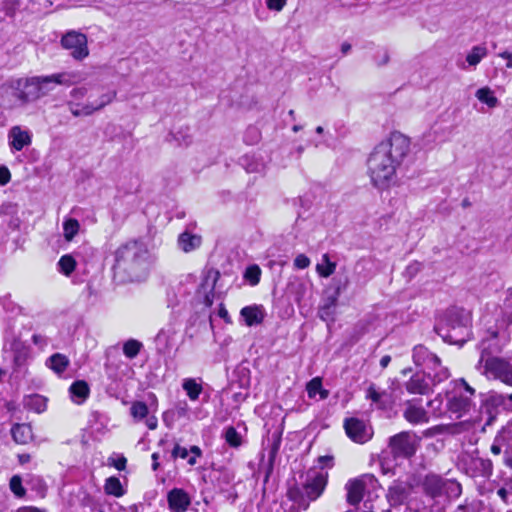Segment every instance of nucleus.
<instances>
[{"label":"nucleus","instance_id":"obj_1","mask_svg":"<svg viewBox=\"0 0 512 512\" xmlns=\"http://www.w3.org/2000/svg\"><path fill=\"white\" fill-rule=\"evenodd\" d=\"M410 150L409 138L393 132L388 139L380 142L367 159V174L374 187L387 189L397 180V169Z\"/></svg>","mask_w":512,"mask_h":512},{"label":"nucleus","instance_id":"obj_2","mask_svg":"<svg viewBox=\"0 0 512 512\" xmlns=\"http://www.w3.org/2000/svg\"><path fill=\"white\" fill-rule=\"evenodd\" d=\"M113 271L123 281H141L149 272V253L138 241H129L114 253Z\"/></svg>","mask_w":512,"mask_h":512},{"label":"nucleus","instance_id":"obj_3","mask_svg":"<svg viewBox=\"0 0 512 512\" xmlns=\"http://www.w3.org/2000/svg\"><path fill=\"white\" fill-rule=\"evenodd\" d=\"M470 326V312L463 308L451 307L439 319L435 331L445 342L463 345L470 336Z\"/></svg>","mask_w":512,"mask_h":512},{"label":"nucleus","instance_id":"obj_4","mask_svg":"<svg viewBox=\"0 0 512 512\" xmlns=\"http://www.w3.org/2000/svg\"><path fill=\"white\" fill-rule=\"evenodd\" d=\"M301 478L303 480L300 484L295 483L288 488L287 497L300 509L306 510L311 502L323 494L327 485L328 473L309 469Z\"/></svg>","mask_w":512,"mask_h":512},{"label":"nucleus","instance_id":"obj_5","mask_svg":"<svg viewBox=\"0 0 512 512\" xmlns=\"http://www.w3.org/2000/svg\"><path fill=\"white\" fill-rule=\"evenodd\" d=\"M87 86L75 87L69 92L70 99L67 101V107L69 112L76 118L88 117L94 113L101 111L104 107L112 103L116 97V91H108L102 93L96 99H92L89 96L87 102L82 100L88 94Z\"/></svg>","mask_w":512,"mask_h":512},{"label":"nucleus","instance_id":"obj_6","mask_svg":"<svg viewBox=\"0 0 512 512\" xmlns=\"http://www.w3.org/2000/svg\"><path fill=\"white\" fill-rule=\"evenodd\" d=\"M474 393L475 390L464 379L455 382L454 390L447 399V410L451 417L459 419L474 409Z\"/></svg>","mask_w":512,"mask_h":512},{"label":"nucleus","instance_id":"obj_7","mask_svg":"<svg viewBox=\"0 0 512 512\" xmlns=\"http://www.w3.org/2000/svg\"><path fill=\"white\" fill-rule=\"evenodd\" d=\"M419 439L414 433L403 431L389 439V451L394 459H409L417 451Z\"/></svg>","mask_w":512,"mask_h":512},{"label":"nucleus","instance_id":"obj_8","mask_svg":"<svg viewBox=\"0 0 512 512\" xmlns=\"http://www.w3.org/2000/svg\"><path fill=\"white\" fill-rule=\"evenodd\" d=\"M40 98L49 95L56 86L70 87L79 83L82 78L79 73L74 71H63L50 75L37 76Z\"/></svg>","mask_w":512,"mask_h":512},{"label":"nucleus","instance_id":"obj_9","mask_svg":"<svg viewBox=\"0 0 512 512\" xmlns=\"http://www.w3.org/2000/svg\"><path fill=\"white\" fill-rule=\"evenodd\" d=\"M425 492L432 498L442 495L459 496L461 494V485L453 480L443 479L437 475H429L423 483Z\"/></svg>","mask_w":512,"mask_h":512},{"label":"nucleus","instance_id":"obj_10","mask_svg":"<svg viewBox=\"0 0 512 512\" xmlns=\"http://www.w3.org/2000/svg\"><path fill=\"white\" fill-rule=\"evenodd\" d=\"M11 87L14 90V96L22 104H27L40 99L37 76L15 79L12 81Z\"/></svg>","mask_w":512,"mask_h":512},{"label":"nucleus","instance_id":"obj_11","mask_svg":"<svg viewBox=\"0 0 512 512\" xmlns=\"http://www.w3.org/2000/svg\"><path fill=\"white\" fill-rule=\"evenodd\" d=\"M484 363L485 372L495 379L512 386V364L498 357H488L485 359L484 353L481 354L479 364Z\"/></svg>","mask_w":512,"mask_h":512},{"label":"nucleus","instance_id":"obj_12","mask_svg":"<svg viewBox=\"0 0 512 512\" xmlns=\"http://www.w3.org/2000/svg\"><path fill=\"white\" fill-rule=\"evenodd\" d=\"M63 48L71 51V56L76 60H83L89 55L87 37L77 31H69L61 38Z\"/></svg>","mask_w":512,"mask_h":512},{"label":"nucleus","instance_id":"obj_13","mask_svg":"<svg viewBox=\"0 0 512 512\" xmlns=\"http://www.w3.org/2000/svg\"><path fill=\"white\" fill-rule=\"evenodd\" d=\"M375 482L376 479L371 474H363L358 478L350 479L345 485V489L347 491V502L350 505L359 504L363 499L366 488Z\"/></svg>","mask_w":512,"mask_h":512},{"label":"nucleus","instance_id":"obj_14","mask_svg":"<svg viewBox=\"0 0 512 512\" xmlns=\"http://www.w3.org/2000/svg\"><path fill=\"white\" fill-rule=\"evenodd\" d=\"M344 428L347 436L356 443H366L372 438L373 431L363 420L348 418L344 421Z\"/></svg>","mask_w":512,"mask_h":512},{"label":"nucleus","instance_id":"obj_15","mask_svg":"<svg viewBox=\"0 0 512 512\" xmlns=\"http://www.w3.org/2000/svg\"><path fill=\"white\" fill-rule=\"evenodd\" d=\"M168 507L171 512H186L191 505V497L181 488H173L167 494Z\"/></svg>","mask_w":512,"mask_h":512},{"label":"nucleus","instance_id":"obj_16","mask_svg":"<svg viewBox=\"0 0 512 512\" xmlns=\"http://www.w3.org/2000/svg\"><path fill=\"white\" fill-rule=\"evenodd\" d=\"M406 390L411 394H427L433 390L430 374L415 373L405 384Z\"/></svg>","mask_w":512,"mask_h":512},{"label":"nucleus","instance_id":"obj_17","mask_svg":"<svg viewBox=\"0 0 512 512\" xmlns=\"http://www.w3.org/2000/svg\"><path fill=\"white\" fill-rule=\"evenodd\" d=\"M413 361L418 366L425 368H436L440 366V359L437 355L431 353L425 346L417 345L413 349Z\"/></svg>","mask_w":512,"mask_h":512},{"label":"nucleus","instance_id":"obj_18","mask_svg":"<svg viewBox=\"0 0 512 512\" xmlns=\"http://www.w3.org/2000/svg\"><path fill=\"white\" fill-rule=\"evenodd\" d=\"M9 144L15 151H21L25 146L31 144L29 131L22 130L20 126H13L8 134Z\"/></svg>","mask_w":512,"mask_h":512},{"label":"nucleus","instance_id":"obj_19","mask_svg":"<svg viewBox=\"0 0 512 512\" xmlns=\"http://www.w3.org/2000/svg\"><path fill=\"white\" fill-rule=\"evenodd\" d=\"M403 416L409 423L414 425L429 421L426 410L421 406H417L413 401H407Z\"/></svg>","mask_w":512,"mask_h":512},{"label":"nucleus","instance_id":"obj_20","mask_svg":"<svg viewBox=\"0 0 512 512\" xmlns=\"http://www.w3.org/2000/svg\"><path fill=\"white\" fill-rule=\"evenodd\" d=\"M366 397L372 401L377 408L385 410L391 407V395L386 391H380L374 384H371L367 389Z\"/></svg>","mask_w":512,"mask_h":512},{"label":"nucleus","instance_id":"obj_21","mask_svg":"<svg viewBox=\"0 0 512 512\" xmlns=\"http://www.w3.org/2000/svg\"><path fill=\"white\" fill-rule=\"evenodd\" d=\"M240 314L248 326H254L262 323L265 317L263 307L257 305L242 308Z\"/></svg>","mask_w":512,"mask_h":512},{"label":"nucleus","instance_id":"obj_22","mask_svg":"<svg viewBox=\"0 0 512 512\" xmlns=\"http://www.w3.org/2000/svg\"><path fill=\"white\" fill-rule=\"evenodd\" d=\"M69 393L74 403L82 404L88 398L90 389L87 382L78 380L72 383Z\"/></svg>","mask_w":512,"mask_h":512},{"label":"nucleus","instance_id":"obj_23","mask_svg":"<svg viewBox=\"0 0 512 512\" xmlns=\"http://www.w3.org/2000/svg\"><path fill=\"white\" fill-rule=\"evenodd\" d=\"M11 435L17 444L25 445L33 439L32 428L28 424H15L11 428Z\"/></svg>","mask_w":512,"mask_h":512},{"label":"nucleus","instance_id":"obj_24","mask_svg":"<svg viewBox=\"0 0 512 512\" xmlns=\"http://www.w3.org/2000/svg\"><path fill=\"white\" fill-rule=\"evenodd\" d=\"M202 239L198 235L191 234L189 232H183L178 237V246L185 252H191L200 247Z\"/></svg>","mask_w":512,"mask_h":512},{"label":"nucleus","instance_id":"obj_25","mask_svg":"<svg viewBox=\"0 0 512 512\" xmlns=\"http://www.w3.org/2000/svg\"><path fill=\"white\" fill-rule=\"evenodd\" d=\"M337 299V297L331 296L319 308L318 316L321 320L327 323H333L335 321Z\"/></svg>","mask_w":512,"mask_h":512},{"label":"nucleus","instance_id":"obj_26","mask_svg":"<svg viewBox=\"0 0 512 512\" xmlns=\"http://www.w3.org/2000/svg\"><path fill=\"white\" fill-rule=\"evenodd\" d=\"M306 391L310 399H314L319 395L321 400H325L329 396V391L322 387V379L320 377L311 379L306 385Z\"/></svg>","mask_w":512,"mask_h":512},{"label":"nucleus","instance_id":"obj_27","mask_svg":"<svg viewBox=\"0 0 512 512\" xmlns=\"http://www.w3.org/2000/svg\"><path fill=\"white\" fill-rule=\"evenodd\" d=\"M475 97L481 103L486 104L491 109L496 108L499 105L498 98L494 95V92L488 86L479 88L475 92Z\"/></svg>","mask_w":512,"mask_h":512},{"label":"nucleus","instance_id":"obj_28","mask_svg":"<svg viewBox=\"0 0 512 512\" xmlns=\"http://www.w3.org/2000/svg\"><path fill=\"white\" fill-rule=\"evenodd\" d=\"M488 54L484 45H476L466 55V62L469 66L476 67Z\"/></svg>","mask_w":512,"mask_h":512},{"label":"nucleus","instance_id":"obj_29","mask_svg":"<svg viewBox=\"0 0 512 512\" xmlns=\"http://www.w3.org/2000/svg\"><path fill=\"white\" fill-rule=\"evenodd\" d=\"M182 388L186 392L188 398L191 401L198 400L200 394L202 393V385L197 382L194 378H186L183 380Z\"/></svg>","mask_w":512,"mask_h":512},{"label":"nucleus","instance_id":"obj_30","mask_svg":"<svg viewBox=\"0 0 512 512\" xmlns=\"http://www.w3.org/2000/svg\"><path fill=\"white\" fill-rule=\"evenodd\" d=\"M335 269L336 263L330 260L328 254H323L321 262L316 265L317 273L324 278L330 277L335 272Z\"/></svg>","mask_w":512,"mask_h":512},{"label":"nucleus","instance_id":"obj_31","mask_svg":"<svg viewBox=\"0 0 512 512\" xmlns=\"http://www.w3.org/2000/svg\"><path fill=\"white\" fill-rule=\"evenodd\" d=\"M80 230V223L75 218H68L63 222V236L67 242H71Z\"/></svg>","mask_w":512,"mask_h":512},{"label":"nucleus","instance_id":"obj_32","mask_svg":"<svg viewBox=\"0 0 512 512\" xmlns=\"http://www.w3.org/2000/svg\"><path fill=\"white\" fill-rule=\"evenodd\" d=\"M48 365L54 372L60 374L68 367L69 360L65 355L56 353L48 359Z\"/></svg>","mask_w":512,"mask_h":512},{"label":"nucleus","instance_id":"obj_33","mask_svg":"<svg viewBox=\"0 0 512 512\" xmlns=\"http://www.w3.org/2000/svg\"><path fill=\"white\" fill-rule=\"evenodd\" d=\"M104 490L106 494L112 495L115 497H121L124 495V489L122 484L117 477H109L105 481Z\"/></svg>","mask_w":512,"mask_h":512},{"label":"nucleus","instance_id":"obj_34","mask_svg":"<svg viewBox=\"0 0 512 512\" xmlns=\"http://www.w3.org/2000/svg\"><path fill=\"white\" fill-rule=\"evenodd\" d=\"M387 496L391 503L400 504L405 499V488L401 484L395 483L389 487Z\"/></svg>","mask_w":512,"mask_h":512},{"label":"nucleus","instance_id":"obj_35","mask_svg":"<svg viewBox=\"0 0 512 512\" xmlns=\"http://www.w3.org/2000/svg\"><path fill=\"white\" fill-rule=\"evenodd\" d=\"M431 370L430 379H432L433 386L447 380L450 377V372L447 367L442 366L440 363V366H437L436 368H429Z\"/></svg>","mask_w":512,"mask_h":512},{"label":"nucleus","instance_id":"obj_36","mask_svg":"<svg viewBox=\"0 0 512 512\" xmlns=\"http://www.w3.org/2000/svg\"><path fill=\"white\" fill-rule=\"evenodd\" d=\"M142 347H143V345L140 341L135 340V339H130L124 343L123 353L127 358L133 359L139 354Z\"/></svg>","mask_w":512,"mask_h":512},{"label":"nucleus","instance_id":"obj_37","mask_svg":"<svg viewBox=\"0 0 512 512\" xmlns=\"http://www.w3.org/2000/svg\"><path fill=\"white\" fill-rule=\"evenodd\" d=\"M241 165L249 173H259L264 169V164L255 160L251 156H244L241 158Z\"/></svg>","mask_w":512,"mask_h":512},{"label":"nucleus","instance_id":"obj_38","mask_svg":"<svg viewBox=\"0 0 512 512\" xmlns=\"http://www.w3.org/2000/svg\"><path fill=\"white\" fill-rule=\"evenodd\" d=\"M490 401L497 405L502 406L505 410L512 411V393L511 394H492Z\"/></svg>","mask_w":512,"mask_h":512},{"label":"nucleus","instance_id":"obj_39","mask_svg":"<svg viewBox=\"0 0 512 512\" xmlns=\"http://www.w3.org/2000/svg\"><path fill=\"white\" fill-rule=\"evenodd\" d=\"M58 266L64 275L69 276L75 270L76 261L71 255H63L58 261Z\"/></svg>","mask_w":512,"mask_h":512},{"label":"nucleus","instance_id":"obj_40","mask_svg":"<svg viewBox=\"0 0 512 512\" xmlns=\"http://www.w3.org/2000/svg\"><path fill=\"white\" fill-rule=\"evenodd\" d=\"M130 412L136 421H141L148 416V407L144 402L136 401L132 403Z\"/></svg>","mask_w":512,"mask_h":512},{"label":"nucleus","instance_id":"obj_41","mask_svg":"<svg viewBox=\"0 0 512 512\" xmlns=\"http://www.w3.org/2000/svg\"><path fill=\"white\" fill-rule=\"evenodd\" d=\"M497 495L505 504L512 502V500H510L512 497V476L505 479L504 485L498 489Z\"/></svg>","mask_w":512,"mask_h":512},{"label":"nucleus","instance_id":"obj_42","mask_svg":"<svg viewBox=\"0 0 512 512\" xmlns=\"http://www.w3.org/2000/svg\"><path fill=\"white\" fill-rule=\"evenodd\" d=\"M225 440L229 444V446L237 448L242 443V437L238 433V431L230 426L225 430Z\"/></svg>","mask_w":512,"mask_h":512},{"label":"nucleus","instance_id":"obj_43","mask_svg":"<svg viewBox=\"0 0 512 512\" xmlns=\"http://www.w3.org/2000/svg\"><path fill=\"white\" fill-rule=\"evenodd\" d=\"M260 276L261 270L257 265L249 266L244 273V278L253 286L259 283Z\"/></svg>","mask_w":512,"mask_h":512},{"label":"nucleus","instance_id":"obj_44","mask_svg":"<svg viewBox=\"0 0 512 512\" xmlns=\"http://www.w3.org/2000/svg\"><path fill=\"white\" fill-rule=\"evenodd\" d=\"M334 281V285H335V295L334 297H337L341 295L342 292H344L349 284H350V279H349V276L347 274H344V275H340L339 277H335L333 279Z\"/></svg>","mask_w":512,"mask_h":512},{"label":"nucleus","instance_id":"obj_45","mask_svg":"<svg viewBox=\"0 0 512 512\" xmlns=\"http://www.w3.org/2000/svg\"><path fill=\"white\" fill-rule=\"evenodd\" d=\"M11 491L17 496V497H23L25 495V489L22 486V479L18 475H14L10 479L9 483Z\"/></svg>","mask_w":512,"mask_h":512},{"label":"nucleus","instance_id":"obj_46","mask_svg":"<svg viewBox=\"0 0 512 512\" xmlns=\"http://www.w3.org/2000/svg\"><path fill=\"white\" fill-rule=\"evenodd\" d=\"M219 277H220L219 271L213 270V269L208 270L206 273V276L204 278L203 286L209 287L210 290L213 291Z\"/></svg>","mask_w":512,"mask_h":512},{"label":"nucleus","instance_id":"obj_47","mask_svg":"<svg viewBox=\"0 0 512 512\" xmlns=\"http://www.w3.org/2000/svg\"><path fill=\"white\" fill-rule=\"evenodd\" d=\"M442 406H443V399L440 395L436 396L434 399H432L428 402V407L431 409V413L437 417L442 415V412H443Z\"/></svg>","mask_w":512,"mask_h":512},{"label":"nucleus","instance_id":"obj_48","mask_svg":"<svg viewBox=\"0 0 512 512\" xmlns=\"http://www.w3.org/2000/svg\"><path fill=\"white\" fill-rule=\"evenodd\" d=\"M310 259L305 254H298L293 262L296 269H305L310 266Z\"/></svg>","mask_w":512,"mask_h":512},{"label":"nucleus","instance_id":"obj_49","mask_svg":"<svg viewBox=\"0 0 512 512\" xmlns=\"http://www.w3.org/2000/svg\"><path fill=\"white\" fill-rule=\"evenodd\" d=\"M189 455V451L188 449H186L185 447H182L180 446L179 444H176L172 450V453H171V456L173 459H176V458H182V459H185L187 458Z\"/></svg>","mask_w":512,"mask_h":512},{"label":"nucleus","instance_id":"obj_50","mask_svg":"<svg viewBox=\"0 0 512 512\" xmlns=\"http://www.w3.org/2000/svg\"><path fill=\"white\" fill-rule=\"evenodd\" d=\"M334 458L331 455L320 456L317 459L318 465L321 468L320 471H323L324 468H331L333 466Z\"/></svg>","mask_w":512,"mask_h":512},{"label":"nucleus","instance_id":"obj_51","mask_svg":"<svg viewBox=\"0 0 512 512\" xmlns=\"http://www.w3.org/2000/svg\"><path fill=\"white\" fill-rule=\"evenodd\" d=\"M286 4V0H266V5L269 10L281 11Z\"/></svg>","mask_w":512,"mask_h":512},{"label":"nucleus","instance_id":"obj_52","mask_svg":"<svg viewBox=\"0 0 512 512\" xmlns=\"http://www.w3.org/2000/svg\"><path fill=\"white\" fill-rule=\"evenodd\" d=\"M11 179V173L5 166H0V185H6Z\"/></svg>","mask_w":512,"mask_h":512},{"label":"nucleus","instance_id":"obj_53","mask_svg":"<svg viewBox=\"0 0 512 512\" xmlns=\"http://www.w3.org/2000/svg\"><path fill=\"white\" fill-rule=\"evenodd\" d=\"M126 463L127 460L124 456L112 460V465L119 471H122L126 468Z\"/></svg>","mask_w":512,"mask_h":512},{"label":"nucleus","instance_id":"obj_54","mask_svg":"<svg viewBox=\"0 0 512 512\" xmlns=\"http://www.w3.org/2000/svg\"><path fill=\"white\" fill-rule=\"evenodd\" d=\"M481 467L484 471V474L489 476L492 473V462L488 459H480Z\"/></svg>","mask_w":512,"mask_h":512},{"label":"nucleus","instance_id":"obj_55","mask_svg":"<svg viewBox=\"0 0 512 512\" xmlns=\"http://www.w3.org/2000/svg\"><path fill=\"white\" fill-rule=\"evenodd\" d=\"M146 426L150 429V430H155L158 426V420L156 418V416L154 415H151V416H147L146 418Z\"/></svg>","mask_w":512,"mask_h":512},{"label":"nucleus","instance_id":"obj_56","mask_svg":"<svg viewBox=\"0 0 512 512\" xmlns=\"http://www.w3.org/2000/svg\"><path fill=\"white\" fill-rule=\"evenodd\" d=\"M502 59L507 60L506 67L512 68V51H503L498 54Z\"/></svg>","mask_w":512,"mask_h":512},{"label":"nucleus","instance_id":"obj_57","mask_svg":"<svg viewBox=\"0 0 512 512\" xmlns=\"http://www.w3.org/2000/svg\"><path fill=\"white\" fill-rule=\"evenodd\" d=\"M504 464L512 469V452L508 450L504 453Z\"/></svg>","mask_w":512,"mask_h":512},{"label":"nucleus","instance_id":"obj_58","mask_svg":"<svg viewBox=\"0 0 512 512\" xmlns=\"http://www.w3.org/2000/svg\"><path fill=\"white\" fill-rule=\"evenodd\" d=\"M491 452L494 454V455H499L502 451L501 449V445L497 442V440H495L493 442V444L491 445V448H490Z\"/></svg>","mask_w":512,"mask_h":512},{"label":"nucleus","instance_id":"obj_59","mask_svg":"<svg viewBox=\"0 0 512 512\" xmlns=\"http://www.w3.org/2000/svg\"><path fill=\"white\" fill-rule=\"evenodd\" d=\"M389 59H390V57H389L388 52L387 51H383L382 56H381V58H380V60L378 61L377 64L379 66L385 65V64H387L389 62Z\"/></svg>","mask_w":512,"mask_h":512},{"label":"nucleus","instance_id":"obj_60","mask_svg":"<svg viewBox=\"0 0 512 512\" xmlns=\"http://www.w3.org/2000/svg\"><path fill=\"white\" fill-rule=\"evenodd\" d=\"M31 460V456L27 453L19 454L18 461L20 464H26Z\"/></svg>","mask_w":512,"mask_h":512},{"label":"nucleus","instance_id":"obj_61","mask_svg":"<svg viewBox=\"0 0 512 512\" xmlns=\"http://www.w3.org/2000/svg\"><path fill=\"white\" fill-rule=\"evenodd\" d=\"M188 451L191 452L193 456H196L197 458L202 456V450L200 449V447L196 445L191 446L190 450Z\"/></svg>","mask_w":512,"mask_h":512},{"label":"nucleus","instance_id":"obj_62","mask_svg":"<svg viewBox=\"0 0 512 512\" xmlns=\"http://www.w3.org/2000/svg\"><path fill=\"white\" fill-rule=\"evenodd\" d=\"M391 362V357L389 355H384L381 359H380V366L382 368H386L389 363Z\"/></svg>","mask_w":512,"mask_h":512},{"label":"nucleus","instance_id":"obj_63","mask_svg":"<svg viewBox=\"0 0 512 512\" xmlns=\"http://www.w3.org/2000/svg\"><path fill=\"white\" fill-rule=\"evenodd\" d=\"M18 512H46L45 510L36 507H25L20 509Z\"/></svg>","mask_w":512,"mask_h":512},{"label":"nucleus","instance_id":"obj_64","mask_svg":"<svg viewBox=\"0 0 512 512\" xmlns=\"http://www.w3.org/2000/svg\"><path fill=\"white\" fill-rule=\"evenodd\" d=\"M158 458H159V456H158L157 453H153L152 454V460H153L152 469L154 471H156L158 469V467H159Z\"/></svg>","mask_w":512,"mask_h":512}]
</instances>
